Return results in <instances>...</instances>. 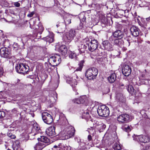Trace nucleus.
Returning a JSON list of instances; mask_svg holds the SVG:
<instances>
[{
	"instance_id": "nucleus-16",
	"label": "nucleus",
	"mask_w": 150,
	"mask_h": 150,
	"mask_svg": "<svg viewBox=\"0 0 150 150\" xmlns=\"http://www.w3.org/2000/svg\"><path fill=\"white\" fill-rule=\"evenodd\" d=\"M102 47L103 49L110 51L112 48V45L110 43L108 40H105L103 41L102 43Z\"/></svg>"
},
{
	"instance_id": "nucleus-41",
	"label": "nucleus",
	"mask_w": 150,
	"mask_h": 150,
	"mask_svg": "<svg viewBox=\"0 0 150 150\" xmlns=\"http://www.w3.org/2000/svg\"><path fill=\"white\" fill-rule=\"evenodd\" d=\"M4 73V69L3 68L0 66V77L2 76Z\"/></svg>"
},
{
	"instance_id": "nucleus-32",
	"label": "nucleus",
	"mask_w": 150,
	"mask_h": 150,
	"mask_svg": "<svg viewBox=\"0 0 150 150\" xmlns=\"http://www.w3.org/2000/svg\"><path fill=\"white\" fill-rule=\"evenodd\" d=\"M87 97L85 96H82L79 97V100L81 104H84L87 101Z\"/></svg>"
},
{
	"instance_id": "nucleus-4",
	"label": "nucleus",
	"mask_w": 150,
	"mask_h": 150,
	"mask_svg": "<svg viewBox=\"0 0 150 150\" xmlns=\"http://www.w3.org/2000/svg\"><path fill=\"white\" fill-rule=\"evenodd\" d=\"M98 73V70L96 68H90L87 70L86 72V76L88 79H93L96 78Z\"/></svg>"
},
{
	"instance_id": "nucleus-52",
	"label": "nucleus",
	"mask_w": 150,
	"mask_h": 150,
	"mask_svg": "<svg viewBox=\"0 0 150 150\" xmlns=\"http://www.w3.org/2000/svg\"><path fill=\"white\" fill-rule=\"evenodd\" d=\"M2 93L0 92V100L3 98V96L2 94Z\"/></svg>"
},
{
	"instance_id": "nucleus-39",
	"label": "nucleus",
	"mask_w": 150,
	"mask_h": 150,
	"mask_svg": "<svg viewBox=\"0 0 150 150\" xmlns=\"http://www.w3.org/2000/svg\"><path fill=\"white\" fill-rule=\"evenodd\" d=\"M5 112L3 111H0V118H2L5 116Z\"/></svg>"
},
{
	"instance_id": "nucleus-50",
	"label": "nucleus",
	"mask_w": 150,
	"mask_h": 150,
	"mask_svg": "<svg viewBox=\"0 0 150 150\" xmlns=\"http://www.w3.org/2000/svg\"><path fill=\"white\" fill-rule=\"evenodd\" d=\"M133 16H134V18H136V17H137L138 16L136 12H135V13H134Z\"/></svg>"
},
{
	"instance_id": "nucleus-2",
	"label": "nucleus",
	"mask_w": 150,
	"mask_h": 150,
	"mask_svg": "<svg viewBox=\"0 0 150 150\" xmlns=\"http://www.w3.org/2000/svg\"><path fill=\"white\" fill-rule=\"evenodd\" d=\"M83 42L88 45L89 50L92 52L94 51L98 47V43L96 40H93L90 42L88 38H85L83 40Z\"/></svg>"
},
{
	"instance_id": "nucleus-7",
	"label": "nucleus",
	"mask_w": 150,
	"mask_h": 150,
	"mask_svg": "<svg viewBox=\"0 0 150 150\" xmlns=\"http://www.w3.org/2000/svg\"><path fill=\"white\" fill-rule=\"evenodd\" d=\"M76 31L75 29H71L69 32H67L65 34L64 38L66 43H70L74 39L76 36Z\"/></svg>"
},
{
	"instance_id": "nucleus-5",
	"label": "nucleus",
	"mask_w": 150,
	"mask_h": 150,
	"mask_svg": "<svg viewBox=\"0 0 150 150\" xmlns=\"http://www.w3.org/2000/svg\"><path fill=\"white\" fill-rule=\"evenodd\" d=\"M61 61L60 55L58 54H54V56H51L49 59L50 64L53 67L59 65Z\"/></svg>"
},
{
	"instance_id": "nucleus-24",
	"label": "nucleus",
	"mask_w": 150,
	"mask_h": 150,
	"mask_svg": "<svg viewBox=\"0 0 150 150\" xmlns=\"http://www.w3.org/2000/svg\"><path fill=\"white\" fill-rule=\"evenodd\" d=\"M71 16L69 15H66L64 17V24L65 25H69L71 23Z\"/></svg>"
},
{
	"instance_id": "nucleus-26",
	"label": "nucleus",
	"mask_w": 150,
	"mask_h": 150,
	"mask_svg": "<svg viewBox=\"0 0 150 150\" xmlns=\"http://www.w3.org/2000/svg\"><path fill=\"white\" fill-rule=\"evenodd\" d=\"M127 90L132 96L135 95L136 93V91L134 89L132 86L131 85H128Z\"/></svg>"
},
{
	"instance_id": "nucleus-61",
	"label": "nucleus",
	"mask_w": 150,
	"mask_h": 150,
	"mask_svg": "<svg viewBox=\"0 0 150 150\" xmlns=\"http://www.w3.org/2000/svg\"><path fill=\"white\" fill-rule=\"evenodd\" d=\"M110 1L112 2L113 1V0H109Z\"/></svg>"
},
{
	"instance_id": "nucleus-3",
	"label": "nucleus",
	"mask_w": 150,
	"mask_h": 150,
	"mask_svg": "<svg viewBox=\"0 0 150 150\" xmlns=\"http://www.w3.org/2000/svg\"><path fill=\"white\" fill-rule=\"evenodd\" d=\"M97 111L99 116L104 117L108 116L110 113L109 108L104 105L98 106Z\"/></svg>"
},
{
	"instance_id": "nucleus-31",
	"label": "nucleus",
	"mask_w": 150,
	"mask_h": 150,
	"mask_svg": "<svg viewBox=\"0 0 150 150\" xmlns=\"http://www.w3.org/2000/svg\"><path fill=\"white\" fill-rule=\"evenodd\" d=\"M90 116L89 115V112L86 111L84 112L83 113L82 115V118L86 120L89 119L90 118Z\"/></svg>"
},
{
	"instance_id": "nucleus-25",
	"label": "nucleus",
	"mask_w": 150,
	"mask_h": 150,
	"mask_svg": "<svg viewBox=\"0 0 150 150\" xmlns=\"http://www.w3.org/2000/svg\"><path fill=\"white\" fill-rule=\"evenodd\" d=\"M85 62V60L83 59L79 62L78 64L79 66L76 69L75 71H81L83 66H84V64Z\"/></svg>"
},
{
	"instance_id": "nucleus-15",
	"label": "nucleus",
	"mask_w": 150,
	"mask_h": 150,
	"mask_svg": "<svg viewBox=\"0 0 150 150\" xmlns=\"http://www.w3.org/2000/svg\"><path fill=\"white\" fill-rule=\"evenodd\" d=\"M67 135L65 136V139H68L74 136L75 134V129L72 126H69L68 129Z\"/></svg>"
},
{
	"instance_id": "nucleus-63",
	"label": "nucleus",
	"mask_w": 150,
	"mask_h": 150,
	"mask_svg": "<svg viewBox=\"0 0 150 150\" xmlns=\"http://www.w3.org/2000/svg\"><path fill=\"white\" fill-rule=\"evenodd\" d=\"M78 93H76V94H78Z\"/></svg>"
},
{
	"instance_id": "nucleus-19",
	"label": "nucleus",
	"mask_w": 150,
	"mask_h": 150,
	"mask_svg": "<svg viewBox=\"0 0 150 150\" xmlns=\"http://www.w3.org/2000/svg\"><path fill=\"white\" fill-rule=\"evenodd\" d=\"M58 51L64 57H66V55L67 52V48L66 46L61 45L59 47Z\"/></svg>"
},
{
	"instance_id": "nucleus-34",
	"label": "nucleus",
	"mask_w": 150,
	"mask_h": 150,
	"mask_svg": "<svg viewBox=\"0 0 150 150\" xmlns=\"http://www.w3.org/2000/svg\"><path fill=\"white\" fill-rule=\"evenodd\" d=\"M122 127L124 131L127 132L130 131L132 129V127L127 125H125Z\"/></svg>"
},
{
	"instance_id": "nucleus-48",
	"label": "nucleus",
	"mask_w": 150,
	"mask_h": 150,
	"mask_svg": "<svg viewBox=\"0 0 150 150\" xmlns=\"http://www.w3.org/2000/svg\"><path fill=\"white\" fill-rule=\"evenodd\" d=\"M146 19L147 22H150V16L148 18H146Z\"/></svg>"
},
{
	"instance_id": "nucleus-11",
	"label": "nucleus",
	"mask_w": 150,
	"mask_h": 150,
	"mask_svg": "<svg viewBox=\"0 0 150 150\" xmlns=\"http://www.w3.org/2000/svg\"><path fill=\"white\" fill-rule=\"evenodd\" d=\"M30 127L31 128V134L32 135H35L41 133V130L37 123H34L30 125Z\"/></svg>"
},
{
	"instance_id": "nucleus-58",
	"label": "nucleus",
	"mask_w": 150,
	"mask_h": 150,
	"mask_svg": "<svg viewBox=\"0 0 150 150\" xmlns=\"http://www.w3.org/2000/svg\"><path fill=\"white\" fill-rule=\"evenodd\" d=\"M128 46H129L130 45V42H128Z\"/></svg>"
},
{
	"instance_id": "nucleus-38",
	"label": "nucleus",
	"mask_w": 150,
	"mask_h": 150,
	"mask_svg": "<svg viewBox=\"0 0 150 150\" xmlns=\"http://www.w3.org/2000/svg\"><path fill=\"white\" fill-rule=\"evenodd\" d=\"M72 102L74 103H76L77 104H81L80 101L79 100V98H76L73 99Z\"/></svg>"
},
{
	"instance_id": "nucleus-57",
	"label": "nucleus",
	"mask_w": 150,
	"mask_h": 150,
	"mask_svg": "<svg viewBox=\"0 0 150 150\" xmlns=\"http://www.w3.org/2000/svg\"><path fill=\"white\" fill-rule=\"evenodd\" d=\"M83 150V149L82 148H80L78 150Z\"/></svg>"
},
{
	"instance_id": "nucleus-28",
	"label": "nucleus",
	"mask_w": 150,
	"mask_h": 150,
	"mask_svg": "<svg viewBox=\"0 0 150 150\" xmlns=\"http://www.w3.org/2000/svg\"><path fill=\"white\" fill-rule=\"evenodd\" d=\"M58 147L60 148L59 150H70L71 147L68 146H64L62 143H60L58 145Z\"/></svg>"
},
{
	"instance_id": "nucleus-56",
	"label": "nucleus",
	"mask_w": 150,
	"mask_h": 150,
	"mask_svg": "<svg viewBox=\"0 0 150 150\" xmlns=\"http://www.w3.org/2000/svg\"><path fill=\"white\" fill-rule=\"evenodd\" d=\"M54 148H56L58 147V146L56 145H55L54 146Z\"/></svg>"
},
{
	"instance_id": "nucleus-59",
	"label": "nucleus",
	"mask_w": 150,
	"mask_h": 150,
	"mask_svg": "<svg viewBox=\"0 0 150 150\" xmlns=\"http://www.w3.org/2000/svg\"><path fill=\"white\" fill-rule=\"evenodd\" d=\"M41 29H42V32L44 30V28L43 27H42L41 28Z\"/></svg>"
},
{
	"instance_id": "nucleus-64",
	"label": "nucleus",
	"mask_w": 150,
	"mask_h": 150,
	"mask_svg": "<svg viewBox=\"0 0 150 150\" xmlns=\"http://www.w3.org/2000/svg\"><path fill=\"white\" fill-rule=\"evenodd\" d=\"M16 85H17V83H16V84H15V86H16Z\"/></svg>"
},
{
	"instance_id": "nucleus-17",
	"label": "nucleus",
	"mask_w": 150,
	"mask_h": 150,
	"mask_svg": "<svg viewBox=\"0 0 150 150\" xmlns=\"http://www.w3.org/2000/svg\"><path fill=\"white\" fill-rule=\"evenodd\" d=\"M130 31L132 35L133 36L137 37L139 35L140 30L136 26H132L130 28Z\"/></svg>"
},
{
	"instance_id": "nucleus-36",
	"label": "nucleus",
	"mask_w": 150,
	"mask_h": 150,
	"mask_svg": "<svg viewBox=\"0 0 150 150\" xmlns=\"http://www.w3.org/2000/svg\"><path fill=\"white\" fill-rule=\"evenodd\" d=\"M77 50H76L75 51H74V52H72L71 51H70V54L69 55V57L71 59H73L76 56V52Z\"/></svg>"
},
{
	"instance_id": "nucleus-35",
	"label": "nucleus",
	"mask_w": 150,
	"mask_h": 150,
	"mask_svg": "<svg viewBox=\"0 0 150 150\" xmlns=\"http://www.w3.org/2000/svg\"><path fill=\"white\" fill-rule=\"evenodd\" d=\"M112 147L115 150H120L121 149L120 145L118 143H115Z\"/></svg>"
},
{
	"instance_id": "nucleus-53",
	"label": "nucleus",
	"mask_w": 150,
	"mask_h": 150,
	"mask_svg": "<svg viewBox=\"0 0 150 150\" xmlns=\"http://www.w3.org/2000/svg\"><path fill=\"white\" fill-rule=\"evenodd\" d=\"M15 143H17V144H16V145H19V141H18V140H17L16 141V142H15Z\"/></svg>"
},
{
	"instance_id": "nucleus-40",
	"label": "nucleus",
	"mask_w": 150,
	"mask_h": 150,
	"mask_svg": "<svg viewBox=\"0 0 150 150\" xmlns=\"http://www.w3.org/2000/svg\"><path fill=\"white\" fill-rule=\"evenodd\" d=\"M102 5L100 4H96V9L97 10H100L103 8H102Z\"/></svg>"
},
{
	"instance_id": "nucleus-49",
	"label": "nucleus",
	"mask_w": 150,
	"mask_h": 150,
	"mask_svg": "<svg viewBox=\"0 0 150 150\" xmlns=\"http://www.w3.org/2000/svg\"><path fill=\"white\" fill-rule=\"evenodd\" d=\"M100 5H102V8H103V7L104 6H106V3H103L102 4H100Z\"/></svg>"
},
{
	"instance_id": "nucleus-46",
	"label": "nucleus",
	"mask_w": 150,
	"mask_h": 150,
	"mask_svg": "<svg viewBox=\"0 0 150 150\" xmlns=\"http://www.w3.org/2000/svg\"><path fill=\"white\" fill-rule=\"evenodd\" d=\"M144 150H150V146H146Z\"/></svg>"
},
{
	"instance_id": "nucleus-55",
	"label": "nucleus",
	"mask_w": 150,
	"mask_h": 150,
	"mask_svg": "<svg viewBox=\"0 0 150 150\" xmlns=\"http://www.w3.org/2000/svg\"><path fill=\"white\" fill-rule=\"evenodd\" d=\"M124 86V85L123 84V83H120V87H123Z\"/></svg>"
},
{
	"instance_id": "nucleus-45",
	"label": "nucleus",
	"mask_w": 150,
	"mask_h": 150,
	"mask_svg": "<svg viewBox=\"0 0 150 150\" xmlns=\"http://www.w3.org/2000/svg\"><path fill=\"white\" fill-rule=\"evenodd\" d=\"M88 139L89 141H91L92 139V137L91 135H89L88 136Z\"/></svg>"
},
{
	"instance_id": "nucleus-33",
	"label": "nucleus",
	"mask_w": 150,
	"mask_h": 150,
	"mask_svg": "<svg viewBox=\"0 0 150 150\" xmlns=\"http://www.w3.org/2000/svg\"><path fill=\"white\" fill-rule=\"evenodd\" d=\"M87 131L90 134H92L93 135L96 134V131L93 127H91L90 128H88Z\"/></svg>"
},
{
	"instance_id": "nucleus-10",
	"label": "nucleus",
	"mask_w": 150,
	"mask_h": 150,
	"mask_svg": "<svg viewBox=\"0 0 150 150\" xmlns=\"http://www.w3.org/2000/svg\"><path fill=\"white\" fill-rule=\"evenodd\" d=\"M134 139L139 143H146L150 141V138L148 136L142 134L135 136Z\"/></svg>"
},
{
	"instance_id": "nucleus-27",
	"label": "nucleus",
	"mask_w": 150,
	"mask_h": 150,
	"mask_svg": "<svg viewBox=\"0 0 150 150\" xmlns=\"http://www.w3.org/2000/svg\"><path fill=\"white\" fill-rule=\"evenodd\" d=\"M116 75L115 73L111 74L108 78V80L110 83H113L116 80Z\"/></svg>"
},
{
	"instance_id": "nucleus-22",
	"label": "nucleus",
	"mask_w": 150,
	"mask_h": 150,
	"mask_svg": "<svg viewBox=\"0 0 150 150\" xmlns=\"http://www.w3.org/2000/svg\"><path fill=\"white\" fill-rule=\"evenodd\" d=\"M42 39L49 43L52 42L54 40V35L53 33L50 34L49 35L43 38Z\"/></svg>"
},
{
	"instance_id": "nucleus-14",
	"label": "nucleus",
	"mask_w": 150,
	"mask_h": 150,
	"mask_svg": "<svg viewBox=\"0 0 150 150\" xmlns=\"http://www.w3.org/2000/svg\"><path fill=\"white\" fill-rule=\"evenodd\" d=\"M122 74L125 76H129L131 73L132 69L130 66L128 65H125L122 68Z\"/></svg>"
},
{
	"instance_id": "nucleus-8",
	"label": "nucleus",
	"mask_w": 150,
	"mask_h": 150,
	"mask_svg": "<svg viewBox=\"0 0 150 150\" xmlns=\"http://www.w3.org/2000/svg\"><path fill=\"white\" fill-rule=\"evenodd\" d=\"M0 55L1 57L10 59L12 58L11 51L8 48L3 47L0 49Z\"/></svg>"
},
{
	"instance_id": "nucleus-6",
	"label": "nucleus",
	"mask_w": 150,
	"mask_h": 150,
	"mask_svg": "<svg viewBox=\"0 0 150 150\" xmlns=\"http://www.w3.org/2000/svg\"><path fill=\"white\" fill-rule=\"evenodd\" d=\"M16 71L20 74H26L29 70V67L26 64L20 63L15 67Z\"/></svg>"
},
{
	"instance_id": "nucleus-18",
	"label": "nucleus",
	"mask_w": 150,
	"mask_h": 150,
	"mask_svg": "<svg viewBox=\"0 0 150 150\" xmlns=\"http://www.w3.org/2000/svg\"><path fill=\"white\" fill-rule=\"evenodd\" d=\"M38 140L39 141L42 142V143H45L46 146L48 145L50 143V141L49 138L45 136H40V138H38Z\"/></svg>"
},
{
	"instance_id": "nucleus-43",
	"label": "nucleus",
	"mask_w": 150,
	"mask_h": 150,
	"mask_svg": "<svg viewBox=\"0 0 150 150\" xmlns=\"http://www.w3.org/2000/svg\"><path fill=\"white\" fill-rule=\"evenodd\" d=\"M106 18L105 17H103L101 19V21L103 23H105L106 22Z\"/></svg>"
},
{
	"instance_id": "nucleus-12",
	"label": "nucleus",
	"mask_w": 150,
	"mask_h": 150,
	"mask_svg": "<svg viewBox=\"0 0 150 150\" xmlns=\"http://www.w3.org/2000/svg\"><path fill=\"white\" fill-rule=\"evenodd\" d=\"M129 119V116L127 114H125L119 115L117 117V120L119 122L125 123L128 122Z\"/></svg>"
},
{
	"instance_id": "nucleus-20",
	"label": "nucleus",
	"mask_w": 150,
	"mask_h": 150,
	"mask_svg": "<svg viewBox=\"0 0 150 150\" xmlns=\"http://www.w3.org/2000/svg\"><path fill=\"white\" fill-rule=\"evenodd\" d=\"M56 26L59 33H63L65 31L66 25L63 23H59V24L57 25Z\"/></svg>"
},
{
	"instance_id": "nucleus-9",
	"label": "nucleus",
	"mask_w": 150,
	"mask_h": 150,
	"mask_svg": "<svg viewBox=\"0 0 150 150\" xmlns=\"http://www.w3.org/2000/svg\"><path fill=\"white\" fill-rule=\"evenodd\" d=\"M42 117L43 122L47 124L50 125L53 121L52 116L47 112H43L42 114Z\"/></svg>"
},
{
	"instance_id": "nucleus-62",
	"label": "nucleus",
	"mask_w": 150,
	"mask_h": 150,
	"mask_svg": "<svg viewBox=\"0 0 150 150\" xmlns=\"http://www.w3.org/2000/svg\"><path fill=\"white\" fill-rule=\"evenodd\" d=\"M74 74L75 75V76H76V78H77V77H78V76H76V75L75 74Z\"/></svg>"
},
{
	"instance_id": "nucleus-23",
	"label": "nucleus",
	"mask_w": 150,
	"mask_h": 150,
	"mask_svg": "<svg viewBox=\"0 0 150 150\" xmlns=\"http://www.w3.org/2000/svg\"><path fill=\"white\" fill-rule=\"evenodd\" d=\"M79 18L80 20H81V22L80 23V26L81 25L82 27H83V25H86L87 23L86 17L84 14H80Z\"/></svg>"
},
{
	"instance_id": "nucleus-29",
	"label": "nucleus",
	"mask_w": 150,
	"mask_h": 150,
	"mask_svg": "<svg viewBox=\"0 0 150 150\" xmlns=\"http://www.w3.org/2000/svg\"><path fill=\"white\" fill-rule=\"evenodd\" d=\"M86 44H81L80 48L78 50L79 51L80 53L81 54L82 53L84 52L87 49V46Z\"/></svg>"
},
{
	"instance_id": "nucleus-13",
	"label": "nucleus",
	"mask_w": 150,
	"mask_h": 150,
	"mask_svg": "<svg viewBox=\"0 0 150 150\" xmlns=\"http://www.w3.org/2000/svg\"><path fill=\"white\" fill-rule=\"evenodd\" d=\"M55 128V127L54 126L49 127L46 131L47 135L50 137H53L56 136Z\"/></svg>"
},
{
	"instance_id": "nucleus-51",
	"label": "nucleus",
	"mask_w": 150,
	"mask_h": 150,
	"mask_svg": "<svg viewBox=\"0 0 150 150\" xmlns=\"http://www.w3.org/2000/svg\"><path fill=\"white\" fill-rule=\"evenodd\" d=\"M137 22L141 26L143 27V25L141 23L140 21H139V22L138 21Z\"/></svg>"
},
{
	"instance_id": "nucleus-42",
	"label": "nucleus",
	"mask_w": 150,
	"mask_h": 150,
	"mask_svg": "<svg viewBox=\"0 0 150 150\" xmlns=\"http://www.w3.org/2000/svg\"><path fill=\"white\" fill-rule=\"evenodd\" d=\"M34 12H31L30 13L28 14L27 16L30 18L32 17L34 14Z\"/></svg>"
},
{
	"instance_id": "nucleus-30",
	"label": "nucleus",
	"mask_w": 150,
	"mask_h": 150,
	"mask_svg": "<svg viewBox=\"0 0 150 150\" xmlns=\"http://www.w3.org/2000/svg\"><path fill=\"white\" fill-rule=\"evenodd\" d=\"M96 127L100 132H101L105 129L106 125L104 124L96 125Z\"/></svg>"
},
{
	"instance_id": "nucleus-47",
	"label": "nucleus",
	"mask_w": 150,
	"mask_h": 150,
	"mask_svg": "<svg viewBox=\"0 0 150 150\" xmlns=\"http://www.w3.org/2000/svg\"><path fill=\"white\" fill-rule=\"evenodd\" d=\"M46 99V97L45 96H42V100L44 101Z\"/></svg>"
},
{
	"instance_id": "nucleus-37",
	"label": "nucleus",
	"mask_w": 150,
	"mask_h": 150,
	"mask_svg": "<svg viewBox=\"0 0 150 150\" xmlns=\"http://www.w3.org/2000/svg\"><path fill=\"white\" fill-rule=\"evenodd\" d=\"M7 136L11 139H15L16 138V136L13 134L11 132L9 131L7 133Z\"/></svg>"
},
{
	"instance_id": "nucleus-60",
	"label": "nucleus",
	"mask_w": 150,
	"mask_h": 150,
	"mask_svg": "<svg viewBox=\"0 0 150 150\" xmlns=\"http://www.w3.org/2000/svg\"><path fill=\"white\" fill-rule=\"evenodd\" d=\"M73 89H74V91H75H75H76V89L74 87V88H73Z\"/></svg>"
},
{
	"instance_id": "nucleus-54",
	"label": "nucleus",
	"mask_w": 150,
	"mask_h": 150,
	"mask_svg": "<svg viewBox=\"0 0 150 150\" xmlns=\"http://www.w3.org/2000/svg\"><path fill=\"white\" fill-rule=\"evenodd\" d=\"M139 17V16L136 17V20L137 21V22H138V21L139 22L140 20H139V19L138 18Z\"/></svg>"
},
{
	"instance_id": "nucleus-21",
	"label": "nucleus",
	"mask_w": 150,
	"mask_h": 150,
	"mask_svg": "<svg viewBox=\"0 0 150 150\" xmlns=\"http://www.w3.org/2000/svg\"><path fill=\"white\" fill-rule=\"evenodd\" d=\"M46 146V145L44 144L38 142L35 145L34 148L35 150H42Z\"/></svg>"
},
{
	"instance_id": "nucleus-44",
	"label": "nucleus",
	"mask_w": 150,
	"mask_h": 150,
	"mask_svg": "<svg viewBox=\"0 0 150 150\" xmlns=\"http://www.w3.org/2000/svg\"><path fill=\"white\" fill-rule=\"evenodd\" d=\"M14 5L16 7H19L20 6V4L18 2L14 3Z\"/></svg>"
},
{
	"instance_id": "nucleus-1",
	"label": "nucleus",
	"mask_w": 150,
	"mask_h": 150,
	"mask_svg": "<svg viewBox=\"0 0 150 150\" xmlns=\"http://www.w3.org/2000/svg\"><path fill=\"white\" fill-rule=\"evenodd\" d=\"M124 37L123 32L120 30H117L112 32V35L109 38V40L113 44L120 46L124 43L122 39Z\"/></svg>"
}]
</instances>
